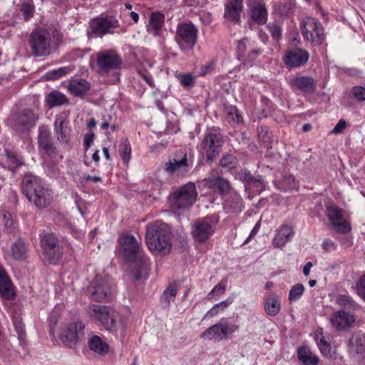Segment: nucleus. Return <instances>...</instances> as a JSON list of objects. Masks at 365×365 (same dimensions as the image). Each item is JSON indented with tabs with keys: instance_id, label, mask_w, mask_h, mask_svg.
I'll list each match as a JSON object with an SVG mask.
<instances>
[{
	"instance_id": "c85d7f7f",
	"label": "nucleus",
	"mask_w": 365,
	"mask_h": 365,
	"mask_svg": "<svg viewBox=\"0 0 365 365\" xmlns=\"http://www.w3.org/2000/svg\"><path fill=\"white\" fill-rule=\"evenodd\" d=\"M207 186L220 195L227 193L230 190V182L220 176H210L207 180Z\"/></svg>"
},
{
	"instance_id": "3c124183",
	"label": "nucleus",
	"mask_w": 365,
	"mask_h": 365,
	"mask_svg": "<svg viewBox=\"0 0 365 365\" xmlns=\"http://www.w3.org/2000/svg\"><path fill=\"white\" fill-rule=\"evenodd\" d=\"M304 292V287L302 284L298 283L294 284L289 293V302L296 301L299 299L303 294Z\"/></svg>"
},
{
	"instance_id": "f704fd0d",
	"label": "nucleus",
	"mask_w": 365,
	"mask_h": 365,
	"mask_svg": "<svg viewBox=\"0 0 365 365\" xmlns=\"http://www.w3.org/2000/svg\"><path fill=\"white\" fill-rule=\"evenodd\" d=\"M294 7V0H280L273 5V10L281 17L289 16L293 13Z\"/></svg>"
},
{
	"instance_id": "b1692460",
	"label": "nucleus",
	"mask_w": 365,
	"mask_h": 365,
	"mask_svg": "<svg viewBox=\"0 0 365 365\" xmlns=\"http://www.w3.org/2000/svg\"><path fill=\"white\" fill-rule=\"evenodd\" d=\"M243 0H227L225 5L224 18L235 24L241 22Z\"/></svg>"
},
{
	"instance_id": "9b49d317",
	"label": "nucleus",
	"mask_w": 365,
	"mask_h": 365,
	"mask_svg": "<svg viewBox=\"0 0 365 365\" xmlns=\"http://www.w3.org/2000/svg\"><path fill=\"white\" fill-rule=\"evenodd\" d=\"M84 325L81 322L68 324L63 330L61 339L63 344L71 349L76 347L84 336Z\"/></svg>"
},
{
	"instance_id": "2f4dec72",
	"label": "nucleus",
	"mask_w": 365,
	"mask_h": 365,
	"mask_svg": "<svg viewBox=\"0 0 365 365\" xmlns=\"http://www.w3.org/2000/svg\"><path fill=\"white\" fill-rule=\"evenodd\" d=\"M164 19L165 16L163 14L159 12L153 13L147 25L148 32L155 36H160L164 24Z\"/></svg>"
},
{
	"instance_id": "13d9d810",
	"label": "nucleus",
	"mask_w": 365,
	"mask_h": 365,
	"mask_svg": "<svg viewBox=\"0 0 365 365\" xmlns=\"http://www.w3.org/2000/svg\"><path fill=\"white\" fill-rule=\"evenodd\" d=\"M257 133L259 138L262 139L264 142H269L271 135L269 133L268 128L264 125H260L257 127Z\"/></svg>"
},
{
	"instance_id": "bf43d9fd",
	"label": "nucleus",
	"mask_w": 365,
	"mask_h": 365,
	"mask_svg": "<svg viewBox=\"0 0 365 365\" xmlns=\"http://www.w3.org/2000/svg\"><path fill=\"white\" fill-rule=\"evenodd\" d=\"M358 295L365 301V274L361 276L356 284Z\"/></svg>"
},
{
	"instance_id": "cd10ccee",
	"label": "nucleus",
	"mask_w": 365,
	"mask_h": 365,
	"mask_svg": "<svg viewBox=\"0 0 365 365\" xmlns=\"http://www.w3.org/2000/svg\"><path fill=\"white\" fill-rule=\"evenodd\" d=\"M67 88L72 95L83 97L90 90L91 84L84 78L73 77L68 81Z\"/></svg>"
},
{
	"instance_id": "7c9ffc66",
	"label": "nucleus",
	"mask_w": 365,
	"mask_h": 365,
	"mask_svg": "<svg viewBox=\"0 0 365 365\" xmlns=\"http://www.w3.org/2000/svg\"><path fill=\"white\" fill-rule=\"evenodd\" d=\"M201 337L209 340L212 339L222 340L227 338L226 328L222 322L215 324L203 331L201 334Z\"/></svg>"
},
{
	"instance_id": "774afa93",
	"label": "nucleus",
	"mask_w": 365,
	"mask_h": 365,
	"mask_svg": "<svg viewBox=\"0 0 365 365\" xmlns=\"http://www.w3.org/2000/svg\"><path fill=\"white\" fill-rule=\"evenodd\" d=\"M259 227H260V222H257L255 227H253V229L252 230L249 237H247V239L245 240V243L248 242L249 241L251 240V239L255 237L256 235V234L258 232L259 230Z\"/></svg>"
},
{
	"instance_id": "0e129e2a",
	"label": "nucleus",
	"mask_w": 365,
	"mask_h": 365,
	"mask_svg": "<svg viewBox=\"0 0 365 365\" xmlns=\"http://www.w3.org/2000/svg\"><path fill=\"white\" fill-rule=\"evenodd\" d=\"M346 127V123L344 119L339 120L337 124L333 128L331 133L334 134L341 133L344 129Z\"/></svg>"
},
{
	"instance_id": "1a4fd4ad",
	"label": "nucleus",
	"mask_w": 365,
	"mask_h": 365,
	"mask_svg": "<svg viewBox=\"0 0 365 365\" xmlns=\"http://www.w3.org/2000/svg\"><path fill=\"white\" fill-rule=\"evenodd\" d=\"M41 246L44 257L52 264H56L62 255V248L53 233L43 231L41 235Z\"/></svg>"
},
{
	"instance_id": "8fccbe9b",
	"label": "nucleus",
	"mask_w": 365,
	"mask_h": 365,
	"mask_svg": "<svg viewBox=\"0 0 365 365\" xmlns=\"http://www.w3.org/2000/svg\"><path fill=\"white\" fill-rule=\"evenodd\" d=\"M237 163V160L236 157L232 154H227L224 155L220 161V166L228 170L234 168L236 166Z\"/></svg>"
},
{
	"instance_id": "20e7f679",
	"label": "nucleus",
	"mask_w": 365,
	"mask_h": 365,
	"mask_svg": "<svg viewBox=\"0 0 365 365\" xmlns=\"http://www.w3.org/2000/svg\"><path fill=\"white\" fill-rule=\"evenodd\" d=\"M89 314L91 317L98 319L106 330L111 332L120 331L121 338H124L125 325L119 313L113 308L93 304L89 308Z\"/></svg>"
},
{
	"instance_id": "a18cd8bd",
	"label": "nucleus",
	"mask_w": 365,
	"mask_h": 365,
	"mask_svg": "<svg viewBox=\"0 0 365 365\" xmlns=\"http://www.w3.org/2000/svg\"><path fill=\"white\" fill-rule=\"evenodd\" d=\"M119 154L123 163L128 164L131 157V146L128 139H124L120 144Z\"/></svg>"
},
{
	"instance_id": "ea45409f",
	"label": "nucleus",
	"mask_w": 365,
	"mask_h": 365,
	"mask_svg": "<svg viewBox=\"0 0 365 365\" xmlns=\"http://www.w3.org/2000/svg\"><path fill=\"white\" fill-rule=\"evenodd\" d=\"M225 207L228 212L237 213L241 212L242 207V199L237 193H232L225 200Z\"/></svg>"
},
{
	"instance_id": "aec40b11",
	"label": "nucleus",
	"mask_w": 365,
	"mask_h": 365,
	"mask_svg": "<svg viewBox=\"0 0 365 365\" xmlns=\"http://www.w3.org/2000/svg\"><path fill=\"white\" fill-rule=\"evenodd\" d=\"M309 58L308 51L299 48H292L284 56V63L290 68H298L307 63Z\"/></svg>"
},
{
	"instance_id": "58836bf2",
	"label": "nucleus",
	"mask_w": 365,
	"mask_h": 365,
	"mask_svg": "<svg viewBox=\"0 0 365 365\" xmlns=\"http://www.w3.org/2000/svg\"><path fill=\"white\" fill-rule=\"evenodd\" d=\"M225 119L231 125H235L242 123L243 118L235 106L224 105Z\"/></svg>"
},
{
	"instance_id": "dca6fc26",
	"label": "nucleus",
	"mask_w": 365,
	"mask_h": 365,
	"mask_svg": "<svg viewBox=\"0 0 365 365\" xmlns=\"http://www.w3.org/2000/svg\"><path fill=\"white\" fill-rule=\"evenodd\" d=\"M54 133L61 145H68L71 138L72 129L69 126L68 114L61 113L56 116L53 123Z\"/></svg>"
},
{
	"instance_id": "e433bc0d",
	"label": "nucleus",
	"mask_w": 365,
	"mask_h": 365,
	"mask_svg": "<svg viewBox=\"0 0 365 365\" xmlns=\"http://www.w3.org/2000/svg\"><path fill=\"white\" fill-rule=\"evenodd\" d=\"M264 309L269 316H276L281 309V302L278 297L275 295L269 296L265 299Z\"/></svg>"
},
{
	"instance_id": "f8f14e48",
	"label": "nucleus",
	"mask_w": 365,
	"mask_h": 365,
	"mask_svg": "<svg viewBox=\"0 0 365 365\" xmlns=\"http://www.w3.org/2000/svg\"><path fill=\"white\" fill-rule=\"evenodd\" d=\"M96 63L99 72L107 73L110 71L120 68L122 61L115 51L106 50L97 53Z\"/></svg>"
},
{
	"instance_id": "2eb2a0df",
	"label": "nucleus",
	"mask_w": 365,
	"mask_h": 365,
	"mask_svg": "<svg viewBox=\"0 0 365 365\" xmlns=\"http://www.w3.org/2000/svg\"><path fill=\"white\" fill-rule=\"evenodd\" d=\"M119 26L118 20L112 16L94 19L90 22L91 33L100 37L113 33V30Z\"/></svg>"
},
{
	"instance_id": "4d7b16f0",
	"label": "nucleus",
	"mask_w": 365,
	"mask_h": 365,
	"mask_svg": "<svg viewBox=\"0 0 365 365\" xmlns=\"http://www.w3.org/2000/svg\"><path fill=\"white\" fill-rule=\"evenodd\" d=\"M21 11L24 15V19L28 21L34 14V7L28 4L24 3L21 6Z\"/></svg>"
},
{
	"instance_id": "7ed1b4c3",
	"label": "nucleus",
	"mask_w": 365,
	"mask_h": 365,
	"mask_svg": "<svg viewBox=\"0 0 365 365\" xmlns=\"http://www.w3.org/2000/svg\"><path fill=\"white\" fill-rule=\"evenodd\" d=\"M22 192L38 208L48 207L52 200L51 191L44 187L39 178L31 173L23 178Z\"/></svg>"
},
{
	"instance_id": "412c9836",
	"label": "nucleus",
	"mask_w": 365,
	"mask_h": 365,
	"mask_svg": "<svg viewBox=\"0 0 365 365\" xmlns=\"http://www.w3.org/2000/svg\"><path fill=\"white\" fill-rule=\"evenodd\" d=\"M38 145L48 156L57 153V148L52 139L51 133L46 126H40L38 128Z\"/></svg>"
},
{
	"instance_id": "f3484780",
	"label": "nucleus",
	"mask_w": 365,
	"mask_h": 365,
	"mask_svg": "<svg viewBox=\"0 0 365 365\" xmlns=\"http://www.w3.org/2000/svg\"><path fill=\"white\" fill-rule=\"evenodd\" d=\"M354 315L344 309H340L329 317L331 327L336 331H346L355 322Z\"/></svg>"
},
{
	"instance_id": "a878e982",
	"label": "nucleus",
	"mask_w": 365,
	"mask_h": 365,
	"mask_svg": "<svg viewBox=\"0 0 365 365\" xmlns=\"http://www.w3.org/2000/svg\"><path fill=\"white\" fill-rule=\"evenodd\" d=\"M38 115L31 109L21 110L16 116V125L22 131L34 127L38 120Z\"/></svg>"
},
{
	"instance_id": "ddd939ff",
	"label": "nucleus",
	"mask_w": 365,
	"mask_h": 365,
	"mask_svg": "<svg viewBox=\"0 0 365 365\" xmlns=\"http://www.w3.org/2000/svg\"><path fill=\"white\" fill-rule=\"evenodd\" d=\"M91 299L97 302H104L110 294V284L108 279L97 275L87 288Z\"/></svg>"
},
{
	"instance_id": "49530a36",
	"label": "nucleus",
	"mask_w": 365,
	"mask_h": 365,
	"mask_svg": "<svg viewBox=\"0 0 365 365\" xmlns=\"http://www.w3.org/2000/svg\"><path fill=\"white\" fill-rule=\"evenodd\" d=\"M2 216H3L5 231L9 233L14 232L16 230V225H15V222L13 219L11 213L6 210H3Z\"/></svg>"
},
{
	"instance_id": "bb28decb",
	"label": "nucleus",
	"mask_w": 365,
	"mask_h": 365,
	"mask_svg": "<svg viewBox=\"0 0 365 365\" xmlns=\"http://www.w3.org/2000/svg\"><path fill=\"white\" fill-rule=\"evenodd\" d=\"M291 87L294 91H300L305 93H313L316 91V81L310 76H297L291 81Z\"/></svg>"
},
{
	"instance_id": "473e14b6",
	"label": "nucleus",
	"mask_w": 365,
	"mask_h": 365,
	"mask_svg": "<svg viewBox=\"0 0 365 365\" xmlns=\"http://www.w3.org/2000/svg\"><path fill=\"white\" fill-rule=\"evenodd\" d=\"M238 178L249 185L257 187V190H262L265 187V183L262 176L255 177L247 170H241L237 174Z\"/></svg>"
},
{
	"instance_id": "4c0bfd02",
	"label": "nucleus",
	"mask_w": 365,
	"mask_h": 365,
	"mask_svg": "<svg viewBox=\"0 0 365 365\" xmlns=\"http://www.w3.org/2000/svg\"><path fill=\"white\" fill-rule=\"evenodd\" d=\"M27 245L21 239L14 242L11 247V255L15 260H24L26 258Z\"/></svg>"
},
{
	"instance_id": "0eeeda50",
	"label": "nucleus",
	"mask_w": 365,
	"mask_h": 365,
	"mask_svg": "<svg viewBox=\"0 0 365 365\" xmlns=\"http://www.w3.org/2000/svg\"><path fill=\"white\" fill-rule=\"evenodd\" d=\"M197 197L195 185L193 182H188L171 193L168 200L172 208L185 210L193 205Z\"/></svg>"
},
{
	"instance_id": "37998d69",
	"label": "nucleus",
	"mask_w": 365,
	"mask_h": 365,
	"mask_svg": "<svg viewBox=\"0 0 365 365\" xmlns=\"http://www.w3.org/2000/svg\"><path fill=\"white\" fill-rule=\"evenodd\" d=\"M177 293L178 289L176 285L170 284L163 293L160 299L161 303L166 307H169L170 302L174 301Z\"/></svg>"
},
{
	"instance_id": "e2e57ef3",
	"label": "nucleus",
	"mask_w": 365,
	"mask_h": 365,
	"mask_svg": "<svg viewBox=\"0 0 365 365\" xmlns=\"http://www.w3.org/2000/svg\"><path fill=\"white\" fill-rule=\"evenodd\" d=\"M324 250L331 252L336 250V245L329 239H325L322 245Z\"/></svg>"
},
{
	"instance_id": "393cba45",
	"label": "nucleus",
	"mask_w": 365,
	"mask_h": 365,
	"mask_svg": "<svg viewBox=\"0 0 365 365\" xmlns=\"http://www.w3.org/2000/svg\"><path fill=\"white\" fill-rule=\"evenodd\" d=\"M0 296L4 299L12 300L16 296L14 287L2 265L0 264Z\"/></svg>"
},
{
	"instance_id": "6ab92c4d",
	"label": "nucleus",
	"mask_w": 365,
	"mask_h": 365,
	"mask_svg": "<svg viewBox=\"0 0 365 365\" xmlns=\"http://www.w3.org/2000/svg\"><path fill=\"white\" fill-rule=\"evenodd\" d=\"M251 19L259 25H264L268 19L267 9L264 0H247Z\"/></svg>"
},
{
	"instance_id": "052dcab7",
	"label": "nucleus",
	"mask_w": 365,
	"mask_h": 365,
	"mask_svg": "<svg viewBox=\"0 0 365 365\" xmlns=\"http://www.w3.org/2000/svg\"><path fill=\"white\" fill-rule=\"evenodd\" d=\"M247 50V39L244 38L238 41L237 45V56L240 59L245 56V51Z\"/></svg>"
},
{
	"instance_id": "39448f33",
	"label": "nucleus",
	"mask_w": 365,
	"mask_h": 365,
	"mask_svg": "<svg viewBox=\"0 0 365 365\" xmlns=\"http://www.w3.org/2000/svg\"><path fill=\"white\" fill-rule=\"evenodd\" d=\"M31 53L34 57H46L51 53V34L43 27L35 28L28 37Z\"/></svg>"
},
{
	"instance_id": "9d476101",
	"label": "nucleus",
	"mask_w": 365,
	"mask_h": 365,
	"mask_svg": "<svg viewBox=\"0 0 365 365\" xmlns=\"http://www.w3.org/2000/svg\"><path fill=\"white\" fill-rule=\"evenodd\" d=\"M301 31L304 38L314 45L321 44L325 38L321 24L312 17H306L302 21Z\"/></svg>"
},
{
	"instance_id": "6e6552de",
	"label": "nucleus",
	"mask_w": 365,
	"mask_h": 365,
	"mask_svg": "<svg viewBox=\"0 0 365 365\" xmlns=\"http://www.w3.org/2000/svg\"><path fill=\"white\" fill-rule=\"evenodd\" d=\"M197 29L192 23L179 24L177 27L175 41L183 52L193 49L197 43Z\"/></svg>"
},
{
	"instance_id": "de8ad7c7",
	"label": "nucleus",
	"mask_w": 365,
	"mask_h": 365,
	"mask_svg": "<svg viewBox=\"0 0 365 365\" xmlns=\"http://www.w3.org/2000/svg\"><path fill=\"white\" fill-rule=\"evenodd\" d=\"M336 302L340 306H348L349 307L356 309L359 304L348 294H339L337 297Z\"/></svg>"
},
{
	"instance_id": "864d4df0",
	"label": "nucleus",
	"mask_w": 365,
	"mask_h": 365,
	"mask_svg": "<svg viewBox=\"0 0 365 365\" xmlns=\"http://www.w3.org/2000/svg\"><path fill=\"white\" fill-rule=\"evenodd\" d=\"M178 78L183 86L191 87L195 83V77L191 73L180 74Z\"/></svg>"
},
{
	"instance_id": "5fc2aeb1",
	"label": "nucleus",
	"mask_w": 365,
	"mask_h": 365,
	"mask_svg": "<svg viewBox=\"0 0 365 365\" xmlns=\"http://www.w3.org/2000/svg\"><path fill=\"white\" fill-rule=\"evenodd\" d=\"M267 27L274 39L279 40L282 38V30L280 26L274 23H269Z\"/></svg>"
},
{
	"instance_id": "c9c22d12",
	"label": "nucleus",
	"mask_w": 365,
	"mask_h": 365,
	"mask_svg": "<svg viewBox=\"0 0 365 365\" xmlns=\"http://www.w3.org/2000/svg\"><path fill=\"white\" fill-rule=\"evenodd\" d=\"M46 101L49 108L69 103L68 99L66 95L58 91L51 92L46 96Z\"/></svg>"
},
{
	"instance_id": "72a5a7b5",
	"label": "nucleus",
	"mask_w": 365,
	"mask_h": 365,
	"mask_svg": "<svg viewBox=\"0 0 365 365\" xmlns=\"http://www.w3.org/2000/svg\"><path fill=\"white\" fill-rule=\"evenodd\" d=\"M89 349L95 354L104 356L109 352V346L98 335L91 336L88 340Z\"/></svg>"
},
{
	"instance_id": "4be33fe9",
	"label": "nucleus",
	"mask_w": 365,
	"mask_h": 365,
	"mask_svg": "<svg viewBox=\"0 0 365 365\" xmlns=\"http://www.w3.org/2000/svg\"><path fill=\"white\" fill-rule=\"evenodd\" d=\"M327 216L334 229L339 233H347L351 227L345 220H342V210L335 205L327 207Z\"/></svg>"
},
{
	"instance_id": "a211bd4d",
	"label": "nucleus",
	"mask_w": 365,
	"mask_h": 365,
	"mask_svg": "<svg viewBox=\"0 0 365 365\" xmlns=\"http://www.w3.org/2000/svg\"><path fill=\"white\" fill-rule=\"evenodd\" d=\"M348 351L349 355L356 359H365V334L355 333L348 341Z\"/></svg>"
},
{
	"instance_id": "4468645a",
	"label": "nucleus",
	"mask_w": 365,
	"mask_h": 365,
	"mask_svg": "<svg viewBox=\"0 0 365 365\" xmlns=\"http://www.w3.org/2000/svg\"><path fill=\"white\" fill-rule=\"evenodd\" d=\"M215 232V225L209 217L197 220L192 227L191 235L195 242H205Z\"/></svg>"
},
{
	"instance_id": "f257e3e1",
	"label": "nucleus",
	"mask_w": 365,
	"mask_h": 365,
	"mask_svg": "<svg viewBox=\"0 0 365 365\" xmlns=\"http://www.w3.org/2000/svg\"><path fill=\"white\" fill-rule=\"evenodd\" d=\"M120 245L125 260L130 262L129 269L135 280H140L148 276L150 262L145 255L141 244L130 234L121 236Z\"/></svg>"
},
{
	"instance_id": "5701e85b",
	"label": "nucleus",
	"mask_w": 365,
	"mask_h": 365,
	"mask_svg": "<svg viewBox=\"0 0 365 365\" xmlns=\"http://www.w3.org/2000/svg\"><path fill=\"white\" fill-rule=\"evenodd\" d=\"M192 160L187 158V154L180 158H173L165 165V170L169 174L173 175L178 173V175H184L187 173L189 169L192 167Z\"/></svg>"
},
{
	"instance_id": "338daca9",
	"label": "nucleus",
	"mask_w": 365,
	"mask_h": 365,
	"mask_svg": "<svg viewBox=\"0 0 365 365\" xmlns=\"http://www.w3.org/2000/svg\"><path fill=\"white\" fill-rule=\"evenodd\" d=\"M225 289V285L221 283L217 284L214 287L212 291L210 292L209 295H221L224 293Z\"/></svg>"
},
{
	"instance_id": "09e8293b",
	"label": "nucleus",
	"mask_w": 365,
	"mask_h": 365,
	"mask_svg": "<svg viewBox=\"0 0 365 365\" xmlns=\"http://www.w3.org/2000/svg\"><path fill=\"white\" fill-rule=\"evenodd\" d=\"M318 347L322 354L326 357H331V346L330 343L322 336L317 342Z\"/></svg>"
},
{
	"instance_id": "f03ea898",
	"label": "nucleus",
	"mask_w": 365,
	"mask_h": 365,
	"mask_svg": "<svg viewBox=\"0 0 365 365\" xmlns=\"http://www.w3.org/2000/svg\"><path fill=\"white\" fill-rule=\"evenodd\" d=\"M145 242L150 251L160 255L170 252L172 247L170 230L168 225L161 221H155L147 225Z\"/></svg>"
},
{
	"instance_id": "603ef678",
	"label": "nucleus",
	"mask_w": 365,
	"mask_h": 365,
	"mask_svg": "<svg viewBox=\"0 0 365 365\" xmlns=\"http://www.w3.org/2000/svg\"><path fill=\"white\" fill-rule=\"evenodd\" d=\"M13 323L15 330L18 334V338L20 341L23 340L25 336V325L22 322V319L19 317L13 318Z\"/></svg>"
},
{
	"instance_id": "79ce46f5",
	"label": "nucleus",
	"mask_w": 365,
	"mask_h": 365,
	"mask_svg": "<svg viewBox=\"0 0 365 365\" xmlns=\"http://www.w3.org/2000/svg\"><path fill=\"white\" fill-rule=\"evenodd\" d=\"M6 163L9 169L13 173H15L19 167L24 165V159L21 156H19L13 152L7 151Z\"/></svg>"
},
{
	"instance_id": "c756f323",
	"label": "nucleus",
	"mask_w": 365,
	"mask_h": 365,
	"mask_svg": "<svg viewBox=\"0 0 365 365\" xmlns=\"http://www.w3.org/2000/svg\"><path fill=\"white\" fill-rule=\"evenodd\" d=\"M292 227L287 225H283L277 231V233L272 240V245L274 247H281L284 246L293 235Z\"/></svg>"
},
{
	"instance_id": "680f3d73",
	"label": "nucleus",
	"mask_w": 365,
	"mask_h": 365,
	"mask_svg": "<svg viewBox=\"0 0 365 365\" xmlns=\"http://www.w3.org/2000/svg\"><path fill=\"white\" fill-rule=\"evenodd\" d=\"M95 138V134L93 132L86 133L83 139V146L86 151H87L91 146Z\"/></svg>"
},
{
	"instance_id": "6e6d98bb",
	"label": "nucleus",
	"mask_w": 365,
	"mask_h": 365,
	"mask_svg": "<svg viewBox=\"0 0 365 365\" xmlns=\"http://www.w3.org/2000/svg\"><path fill=\"white\" fill-rule=\"evenodd\" d=\"M351 93L357 101H365V88L362 86H354L352 88Z\"/></svg>"
},
{
	"instance_id": "a19ab883",
	"label": "nucleus",
	"mask_w": 365,
	"mask_h": 365,
	"mask_svg": "<svg viewBox=\"0 0 365 365\" xmlns=\"http://www.w3.org/2000/svg\"><path fill=\"white\" fill-rule=\"evenodd\" d=\"M297 357L305 365H317L319 358L313 355L312 352L304 347H299L297 349Z\"/></svg>"
},
{
	"instance_id": "423d86ee",
	"label": "nucleus",
	"mask_w": 365,
	"mask_h": 365,
	"mask_svg": "<svg viewBox=\"0 0 365 365\" xmlns=\"http://www.w3.org/2000/svg\"><path fill=\"white\" fill-rule=\"evenodd\" d=\"M223 143L219 130L212 129L204 133L197 148L207 162H212L220 153Z\"/></svg>"
},
{
	"instance_id": "c03bdc74",
	"label": "nucleus",
	"mask_w": 365,
	"mask_h": 365,
	"mask_svg": "<svg viewBox=\"0 0 365 365\" xmlns=\"http://www.w3.org/2000/svg\"><path fill=\"white\" fill-rule=\"evenodd\" d=\"M74 67L73 66L61 67L58 69L48 71L46 73V78L48 80H56L71 73Z\"/></svg>"
},
{
	"instance_id": "69168bd1",
	"label": "nucleus",
	"mask_w": 365,
	"mask_h": 365,
	"mask_svg": "<svg viewBox=\"0 0 365 365\" xmlns=\"http://www.w3.org/2000/svg\"><path fill=\"white\" fill-rule=\"evenodd\" d=\"M214 68H215V63L213 61L210 62L207 64L204 65L201 67L200 75L204 76L206 74H207L208 73H210V71H213Z\"/></svg>"
}]
</instances>
